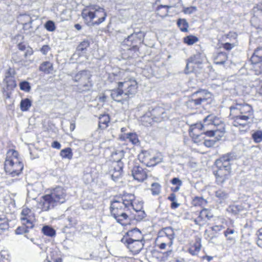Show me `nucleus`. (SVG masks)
<instances>
[{"label": "nucleus", "mask_w": 262, "mask_h": 262, "mask_svg": "<svg viewBox=\"0 0 262 262\" xmlns=\"http://www.w3.org/2000/svg\"><path fill=\"white\" fill-rule=\"evenodd\" d=\"M229 109L230 117L233 120V126L243 127L250 126L251 123L249 120H252L254 118V110L251 105L235 101Z\"/></svg>", "instance_id": "f257e3e1"}, {"label": "nucleus", "mask_w": 262, "mask_h": 262, "mask_svg": "<svg viewBox=\"0 0 262 262\" xmlns=\"http://www.w3.org/2000/svg\"><path fill=\"white\" fill-rule=\"evenodd\" d=\"M118 88L111 91L112 98L118 102L123 103L137 92L138 84L133 78H127L123 82H119Z\"/></svg>", "instance_id": "f03ea898"}, {"label": "nucleus", "mask_w": 262, "mask_h": 262, "mask_svg": "<svg viewBox=\"0 0 262 262\" xmlns=\"http://www.w3.org/2000/svg\"><path fill=\"white\" fill-rule=\"evenodd\" d=\"M81 17L85 24L90 27L99 25L106 18L104 9L96 5L85 7L82 11Z\"/></svg>", "instance_id": "7ed1b4c3"}, {"label": "nucleus", "mask_w": 262, "mask_h": 262, "mask_svg": "<svg viewBox=\"0 0 262 262\" xmlns=\"http://www.w3.org/2000/svg\"><path fill=\"white\" fill-rule=\"evenodd\" d=\"M67 194L66 190L61 187L58 186L51 190L49 194L42 196V209L48 211L58 204L66 202Z\"/></svg>", "instance_id": "20e7f679"}, {"label": "nucleus", "mask_w": 262, "mask_h": 262, "mask_svg": "<svg viewBox=\"0 0 262 262\" xmlns=\"http://www.w3.org/2000/svg\"><path fill=\"white\" fill-rule=\"evenodd\" d=\"M18 156V152L14 149H9L6 154L5 169L12 177L18 176L24 168V164Z\"/></svg>", "instance_id": "39448f33"}, {"label": "nucleus", "mask_w": 262, "mask_h": 262, "mask_svg": "<svg viewBox=\"0 0 262 262\" xmlns=\"http://www.w3.org/2000/svg\"><path fill=\"white\" fill-rule=\"evenodd\" d=\"M128 210H129L119 200H114L112 201L110 206L111 215L122 226L127 225L129 222L126 213Z\"/></svg>", "instance_id": "423d86ee"}, {"label": "nucleus", "mask_w": 262, "mask_h": 262, "mask_svg": "<svg viewBox=\"0 0 262 262\" xmlns=\"http://www.w3.org/2000/svg\"><path fill=\"white\" fill-rule=\"evenodd\" d=\"M174 237L173 229L170 227H165L159 232L156 243L160 249H165L167 246L171 247Z\"/></svg>", "instance_id": "0eeeda50"}, {"label": "nucleus", "mask_w": 262, "mask_h": 262, "mask_svg": "<svg viewBox=\"0 0 262 262\" xmlns=\"http://www.w3.org/2000/svg\"><path fill=\"white\" fill-rule=\"evenodd\" d=\"M221 121L214 115H209L206 117L202 123L203 126V132L207 137H212L217 135L220 131L216 129V126L219 125Z\"/></svg>", "instance_id": "6e6552de"}, {"label": "nucleus", "mask_w": 262, "mask_h": 262, "mask_svg": "<svg viewBox=\"0 0 262 262\" xmlns=\"http://www.w3.org/2000/svg\"><path fill=\"white\" fill-rule=\"evenodd\" d=\"M91 75L90 72L86 70H83L75 74L73 77V80L78 82V90L80 92L86 91L92 86V83L90 81Z\"/></svg>", "instance_id": "1a4fd4ad"}, {"label": "nucleus", "mask_w": 262, "mask_h": 262, "mask_svg": "<svg viewBox=\"0 0 262 262\" xmlns=\"http://www.w3.org/2000/svg\"><path fill=\"white\" fill-rule=\"evenodd\" d=\"M238 159L237 155L234 152H228L223 155L220 159L215 161L217 167H222L231 170V163Z\"/></svg>", "instance_id": "9d476101"}, {"label": "nucleus", "mask_w": 262, "mask_h": 262, "mask_svg": "<svg viewBox=\"0 0 262 262\" xmlns=\"http://www.w3.org/2000/svg\"><path fill=\"white\" fill-rule=\"evenodd\" d=\"M252 12L253 16L251 19L252 25L262 30V4L254 6Z\"/></svg>", "instance_id": "9b49d317"}, {"label": "nucleus", "mask_w": 262, "mask_h": 262, "mask_svg": "<svg viewBox=\"0 0 262 262\" xmlns=\"http://www.w3.org/2000/svg\"><path fill=\"white\" fill-rule=\"evenodd\" d=\"M20 220L22 224L26 226L27 228L34 227V215L30 209L27 208H23L21 212Z\"/></svg>", "instance_id": "f8f14e48"}, {"label": "nucleus", "mask_w": 262, "mask_h": 262, "mask_svg": "<svg viewBox=\"0 0 262 262\" xmlns=\"http://www.w3.org/2000/svg\"><path fill=\"white\" fill-rule=\"evenodd\" d=\"M231 170L222 167H217V170L214 171L217 184H223L229 178Z\"/></svg>", "instance_id": "ddd939ff"}, {"label": "nucleus", "mask_w": 262, "mask_h": 262, "mask_svg": "<svg viewBox=\"0 0 262 262\" xmlns=\"http://www.w3.org/2000/svg\"><path fill=\"white\" fill-rule=\"evenodd\" d=\"M250 60L252 63L255 65V68H259V72L262 73V47L255 50Z\"/></svg>", "instance_id": "4468645a"}, {"label": "nucleus", "mask_w": 262, "mask_h": 262, "mask_svg": "<svg viewBox=\"0 0 262 262\" xmlns=\"http://www.w3.org/2000/svg\"><path fill=\"white\" fill-rule=\"evenodd\" d=\"M192 96L197 97L203 103H208L211 101L212 94L206 90L201 89L192 94Z\"/></svg>", "instance_id": "2eb2a0df"}, {"label": "nucleus", "mask_w": 262, "mask_h": 262, "mask_svg": "<svg viewBox=\"0 0 262 262\" xmlns=\"http://www.w3.org/2000/svg\"><path fill=\"white\" fill-rule=\"evenodd\" d=\"M204 56L200 53L197 52L195 54L190 57L187 60V63L185 69V72L186 74H188L191 70H189V64L190 63H194L195 64H200L203 61Z\"/></svg>", "instance_id": "dca6fc26"}, {"label": "nucleus", "mask_w": 262, "mask_h": 262, "mask_svg": "<svg viewBox=\"0 0 262 262\" xmlns=\"http://www.w3.org/2000/svg\"><path fill=\"white\" fill-rule=\"evenodd\" d=\"M143 162H144L147 166L150 167L157 165L162 161V158L158 156L150 157L149 153L145 151L142 152Z\"/></svg>", "instance_id": "f3484780"}, {"label": "nucleus", "mask_w": 262, "mask_h": 262, "mask_svg": "<svg viewBox=\"0 0 262 262\" xmlns=\"http://www.w3.org/2000/svg\"><path fill=\"white\" fill-rule=\"evenodd\" d=\"M132 175L139 182H143L147 178L146 171L140 166H135L132 170Z\"/></svg>", "instance_id": "a211bd4d"}, {"label": "nucleus", "mask_w": 262, "mask_h": 262, "mask_svg": "<svg viewBox=\"0 0 262 262\" xmlns=\"http://www.w3.org/2000/svg\"><path fill=\"white\" fill-rule=\"evenodd\" d=\"M149 113L152 117L155 122H161L167 117L166 112L162 107H157Z\"/></svg>", "instance_id": "6ab92c4d"}, {"label": "nucleus", "mask_w": 262, "mask_h": 262, "mask_svg": "<svg viewBox=\"0 0 262 262\" xmlns=\"http://www.w3.org/2000/svg\"><path fill=\"white\" fill-rule=\"evenodd\" d=\"M127 244V247L130 251L134 254L139 253L142 249L144 244L142 240H136L135 241H125Z\"/></svg>", "instance_id": "aec40b11"}, {"label": "nucleus", "mask_w": 262, "mask_h": 262, "mask_svg": "<svg viewBox=\"0 0 262 262\" xmlns=\"http://www.w3.org/2000/svg\"><path fill=\"white\" fill-rule=\"evenodd\" d=\"M113 168V169L111 170L112 178L114 181H116L121 176L123 163L120 161H118L114 163Z\"/></svg>", "instance_id": "412c9836"}, {"label": "nucleus", "mask_w": 262, "mask_h": 262, "mask_svg": "<svg viewBox=\"0 0 262 262\" xmlns=\"http://www.w3.org/2000/svg\"><path fill=\"white\" fill-rule=\"evenodd\" d=\"M135 196L134 194L129 193L124 196L119 200L121 202H123L127 209L130 210L131 208L135 209L134 201H135Z\"/></svg>", "instance_id": "4be33fe9"}, {"label": "nucleus", "mask_w": 262, "mask_h": 262, "mask_svg": "<svg viewBox=\"0 0 262 262\" xmlns=\"http://www.w3.org/2000/svg\"><path fill=\"white\" fill-rule=\"evenodd\" d=\"M128 238H126L125 241H135L136 240H142L143 236L141 231L137 228H134L133 230L127 232Z\"/></svg>", "instance_id": "5701e85b"}, {"label": "nucleus", "mask_w": 262, "mask_h": 262, "mask_svg": "<svg viewBox=\"0 0 262 262\" xmlns=\"http://www.w3.org/2000/svg\"><path fill=\"white\" fill-rule=\"evenodd\" d=\"M213 58L215 64L223 65L227 60L228 56L226 53L220 52L215 53Z\"/></svg>", "instance_id": "b1692460"}, {"label": "nucleus", "mask_w": 262, "mask_h": 262, "mask_svg": "<svg viewBox=\"0 0 262 262\" xmlns=\"http://www.w3.org/2000/svg\"><path fill=\"white\" fill-rule=\"evenodd\" d=\"M135 35L130 34L128 37L124 40L122 42V46H126L127 50L136 49L137 45L134 40Z\"/></svg>", "instance_id": "393cba45"}, {"label": "nucleus", "mask_w": 262, "mask_h": 262, "mask_svg": "<svg viewBox=\"0 0 262 262\" xmlns=\"http://www.w3.org/2000/svg\"><path fill=\"white\" fill-rule=\"evenodd\" d=\"M203 103L197 97H193L191 95V98L186 102V105L190 109H195L201 106Z\"/></svg>", "instance_id": "a878e982"}, {"label": "nucleus", "mask_w": 262, "mask_h": 262, "mask_svg": "<svg viewBox=\"0 0 262 262\" xmlns=\"http://www.w3.org/2000/svg\"><path fill=\"white\" fill-rule=\"evenodd\" d=\"M201 240L198 238L195 243L189 249L188 251L192 255H196L201 250Z\"/></svg>", "instance_id": "bb28decb"}, {"label": "nucleus", "mask_w": 262, "mask_h": 262, "mask_svg": "<svg viewBox=\"0 0 262 262\" xmlns=\"http://www.w3.org/2000/svg\"><path fill=\"white\" fill-rule=\"evenodd\" d=\"M9 220L5 215H0V234L9 228Z\"/></svg>", "instance_id": "cd10ccee"}, {"label": "nucleus", "mask_w": 262, "mask_h": 262, "mask_svg": "<svg viewBox=\"0 0 262 262\" xmlns=\"http://www.w3.org/2000/svg\"><path fill=\"white\" fill-rule=\"evenodd\" d=\"M110 120L108 115H101L99 118V128L101 129H105L108 126Z\"/></svg>", "instance_id": "c85d7f7f"}, {"label": "nucleus", "mask_w": 262, "mask_h": 262, "mask_svg": "<svg viewBox=\"0 0 262 262\" xmlns=\"http://www.w3.org/2000/svg\"><path fill=\"white\" fill-rule=\"evenodd\" d=\"M168 6L165 5H160L156 9L157 14L163 18L167 16L169 13Z\"/></svg>", "instance_id": "c756f323"}, {"label": "nucleus", "mask_w": 262, "mask_h": 262, "mask_svg": "<svg viewBox=\"0 0 262 262\" xmlns=\"http://www.w3.org/2000/svg\"><path fill=\"white\" fill-rule=\"evenodd\" d=\"M203 132V126L201 123H196L191 124L189 129V135H195V134Z\"/></svg>", "instance_id": "7c9ffc66"}, {"label": "nucleus", "mask_w": 262, "mask_h": 262, "mask_svg": "<svg viewBox=\"0 0 262 262\" xmlns=\"http://www.w3.org/2000/svg\"><path fill=\"white\" fill-rule=\"evenodd\" d=\"M190 136L192 139L193 142L199 144H202L203 143L204 139L206 136L204 132L195 134V135H191Z\"/></svg>", "instance_id": "2f4dec72"}, {"label": "nucleus", "mask_w": 262, "mask_h": 262, "mask_svg": "<svg viewBox=\"0 0 262 262\" xmlns=\"http://www.w3.org/2000/svg\"><path fill=\"white\" fill-rule=\"evenodd\" d=\"M39 70L49 74L53 70V64L49 61L43 62L40 64Z\"/></svg>", "instance_id": "473e14b6"}, {"label": "nucleus", "mask_w": 262, "mask_h": 262, "mask_svg": "<svg viewBox=\"0 0 262 262\" xmlns=\"http://www.w3.org/2000/svg\"><path fill=\"white\" fill-rule=\"evenodd\" d=\"M205 235L206 236V238L208 240L210 243H212L215 245H218L219 244L217 236L216 234L213 232L207 234V230H206L205 231Z\"/></svg>", "instance_id": "72a5a7b5"}, {"label": "nucleus", "mask_w": 262, "mask_h": 262, "mask_svg": "<svg viewBox=\"0 0 262 262\" xmlns=\"http://www.w3.org/2000/svg\"><path fill=\"white\" fill-rule=\"evenodd\" d=\"M60 156L63 159H71L73 157V152L72 149L70 147H67L62 149L60 152Z\"/></svg>", "instance_id": "f704fd0d"}, {"label": "nucleus", "mask_w": 262, "mask_h": 262, "mask_svg": "<svg viewBox=\"0 0 262 262\" xmlns=\"http://www.w3.org/2000/svg\"><path fill=\"white\" fill-rule=\"evenodd\" d=\"M31 101L28 99L26 98L21 100L20 103V110L23 112L28 111L29 108L31 106Z\"/></svg>", "instance_id": "c9c22d12"}, {"label": "nucleus", "mask_w": 262, "mask_h": 262, "mask_svg": "<svg viewBox=\"0 0 262 262\" xmlns=\"http://www.w3.org/2000/svg\"><path fill=\"white\" fill-rule=\"evenodd\" d=\"M177 25L182 32H186L188 31L189 25L185 19H179L177 21Z\"/></svg>", "instance_id": "e433bc0d"}, {"label": "nucleus", "mask_w": 262, "mask_h": 262, "mask_svg": "<svg viewBox=\"0 0 262 262\" xmlns=\"http://www.w3.org/2000/svg\"><path fill=\"white\" fill-rule=\"evenodd\" d=\"M141 121L143 122V125H148V124L151 125L154 119L150 115L149 113H147L141 117Z\"/></svg>", "instance_id": "4c0bfd02"}, {"label": "nucleus", "mask_w": 262, "mask_h": 262, "mask_svg": "<svg viewBox=\"0 0 262 262\" xmlns=\"http://www.w3.org/2000/svg\"><path fill=\"white\" fill-rule=\"evenodd\" d=\"M42 232L47 236L53 237L56 234L55 230L52 227L49 226H45L42 228Z\"/></svg>", "instance_id": "58836bf2"}, {"label": "nucleus", "mask_w": 262, "mask_h": 262, "mask_svg": "<svg viewBox=\"0 0 262 262\" xmlns=\"http://www.w3.org/2000/svg\"><path fill=\"white\" fill-rule=\"evenodd\" d=\"M198 40V38L193 35H189L184 38V42L189 46L193 45Z\"/></svg>", "instance_id": "ea45409f"}, {"label": "nucleus", "mask_w": 262, "mask_h": 262, "mask_svg": "<svg viewBox=\"0 0 262 262\" xmlns=\"http://www.w3.org/2000/svg\"><path fill=\"white\" fill-rule=\"evenodd\" d=\"M4 82L6 84L7 88L9 89H12L16 86V83L14 77L11 78H5L4 79Z\"/></svg>", "instance_id": "a19ab883"}, {"label": "nucleus", "mask_w": 262, "mask_h": 262, "mask_svg": "<svg viewBox=\"0 0 262 262\" xmlns=\"http://www.w3.org/2000/svg\"><path fill=\"white\" fill-rule=\"evenodd\" d=\"M132 34L135 35L134 38L137 46L138 43H141L143 41L144 37V33L143 32H134Z\"/></svg>", "instance_id": "79ce46f5"}, {"label": "nucleus", "mask_w": 262, "mask_h": 262, "mask_svg": "<svg viewBox=\"0 0 262 262\" xmlns=\"http://www.w3.org/2000/svg\"><path fill=\"white\" fill-rule=\"evenodd\" d=\"M125 138L128 141L132 143L133 144H136L139 142V140L136 134L128 133L125 135Z\"/></svg>", "instance_id": "37998d69"}, {"label": "nucleus", "mask_w": 262, "mask_h": 262, "mask_svg": "<svg viewBox=\"0 0 262 262\" xmlns=\"http://www.w3.org/2000/svg\"><path fill=\"white\" fill-rule=\"evenodd\" d=\"M161 185L158 183H153L151 185V191L153 195H158L161 191Z\"/></svg>", "instance_id": "c03bdc74"}, {"label": "nucleus", "mask_w": 262, "mask_h": 262, "mask_svg": "<svg viewBox=\"0 0 262 262\" xmlns=\"http://www.w3.org/2000/svg\"><path fill=\"white\" fill-rule=\"evenodd\" d=\"M212 217L210 211L207 209H202L199 215V217L202 220H205V219H210Z\"/></svg>", "instance_id": "a18cd8bd"}, {"label": "nucleus", "mask_w": 262, "mask_h": 262, "mask_svg": "<svg viewBox=\"0 0 262 262\" xmlns=\"http://www.w3.org/2000/svg\"><path fill=\"white\" fill-rule=\"evenodd\" d=\"M194 206H203L207 203L206 201L201 197H195L192 201Z\"/></svg>", "instance_id": "49530a36"}, {"label": "nucleus", "mask_w": 262, "mask_h": 262, "mask_svg": "<svg viewBox=\"0 0 262 262\" xmlns=\"http://www.w3.org/2000/svg\"><path fill=\"white\" fill-rule=\"evenodd\" d=\"M252 138L255 142L259 143L262 141V132L257 130L252 134Z\"/></svg>", "instance_id": "de8ad7c7"}, {"label": "nucleus", "mask_w": 262, "mask_h": 262, "mask_svg": "<svg viewBox=\"0 0 262 262\" xmlns=\"http://www.w3.org/2000/svg\"><path fill=\"white\" fill-rule=\"evenodd\" d=\"M16 73L14 68H12L9 67L8 70H6L5 73V78H11L12 77H14Z\"/></svg>", "instance_id": "09e8293b"}, {"label": "nucleus", "mask_w": 262, "mask_h": 262, "mask_svg": "<svg viewBox=\"0 0 262 262\" xmlns=\"http://www.w3.org/2000/svg\"><path fill=\"white\" fill-rule=\"evenodd\" d=\"M45 27L50 32L54 31L56 29L55 23L52 20L47 21L45 25Z\"/></svg>", "instance_id": "8fccbe9b"}, {"label": "nucleus", "mask_w": 262, "mask_h": 262, "mask_svg": "<svg viewBox=\"0 0 262 262\" xmlns=\"http://www.w3.org/2000/svg\"><path fill=\"white\" fill-rule=\"evenodd\" d=\"M89 41L87 40H84L78 46L77 50L79 51H83L86 49L89 46Z\"/></svg>", "instance_id": "3c124183"}, {"label": "nucleus", "mask_w": 262, "mask_h": 262, "mask_svg": "<svg viewBox=\"0 0 262 262\" xmlns=\"http://www.w3.org/2000/svg\"><path fill=\"white\" fill-rule=\"evenodd\" d=\"M9 255L7 251L3 250L0 252V260L1 262H8Z\"/></svg>", "instance_id": "603ef678"}, {"label": "nucleus", "mask_w": 262, "mask_h": 262, "mask_svg": "<svg viewBox=\"0 0 262 262\" xmlns=\"http://www.w3.org/2000/svg\"><path fill=\"white\" fill-rule=\"evenodd\" d=\"M215 196L221 200H224L227 197V193L224 190L220 189L215 192Z\"/></svg>", "instance_id": "864d4df0"}, {"label": "nucleus", "mask_w": 262, "mask_h": 262, "mask_svg": "<svg viewBox=\"0 0 262 262\" xmlns=\"http://www.w3.org/2000/svg\"><path fill=\"white\" fill-rule=\"evenodd\" d=\"M19 86L20 89L21 90L27 92H29L31 89L29 83L27 81H23L20 82L19 84Z\"/></svg>", "instance_id": "5fc2aeb1"}, {"label": "nucleus", "mask_w": 262, "mask_h": 262, "mask_svg": "<svg viewBox=\"0 0 262 262\" xmlns=\"http://www.w3.org/2000/svg\"><path fill=\"white\" fill-rule=\"evenodd\" d=\"M197 11V8L195 6H191L189 7H184L183 12L185 14H191Z\"/></svg>", "instance_id": "6e6d98bb"}, {"label": "nucleus", "mask_w": 262, "mask_h": 262, "mask_svg": "<svg viewBox=\"0 0 262 262\" xmlns=\"http://www.w3.org/2000/svg\"><path fill=\"white\" fill-rule=\"evenodd\" d=\"M29 229H31L30 228H27L26 226L18 227L15 230V233L16 234H21L24 233H27L29 231Z\"/></svg>", "instance_id": "4d7b16f0"}, {"label": "nucleus", "mask_w": 262, "mask_h": 262, "mask_svg": "<svg viewBox=\"0 0 262 262\" xmlns=\"http://www.w3.org/2000/svg\"><path fill=\"white\" fill-rule=\"evenodd\" d=\"M216 142V140L214 139H207L206 137L203 141V144L208 147H210L213 146Z\"/></svg>", "instance_id": "13d9d810"}, {"label": "nucleus", "mask_w": 262, "mask_h": 262, "mask_svg": "<svg viewBox=\"0 0 262 262\" xmlns=\"http://www.w3.org/2000/svg\"><path fill=\"white\" fill-rule=\"evenodd\" d=\"M142 208V206L140 205V207L138 208H135V209H133L135 210L136 212L138 213V218L137 220H142L144 219L145 217V213L144 211L141 210V209Z\"/></svg>", "instance_id": "bf43d9fd"}, {"label": "nucleus", "mask_w": 262, "mask_h": 262, "mask_svg": "<svg viewBox=\"0 0 262 262\" xmlns=\"http://www.w3.org/2000/svg\"><path fill=\"white\" fill-rule=\"evenodd\" d=\"M235 45H236L234 43H230L229 42H226V43L223 44V47L225 50H226L227 51H230L232 49H233L235 46Z\"/></svg>", "instance_id": "052dcab7"}, {"label": "nucleus", "mask_w": 262, "mask_h": 262, "mask_svg": "<svg viewBox=\"0 0 262 262\" xmlns=\"http://www.w3.org/2000/svg\"><path fill=\"white\" fill-rule=\"evenodd\" d=\"M171 183L176 186H182V182L178 178H174L171 180Z\"/></svg>", "instance_id": "680f3d73"}, {"label": "nucleus", "mask_w": 262, "mask_h": 262, "mask_svg": "<svg viewBox=\"0 0 262 262\" xmlns=\"http://www.w3.org/2000/svg\"><path fill=\"white\" fill-rule=\"evenodd\" d=\"M50 48L49 46L44 45L40 49V51L43 55H46L48 53V52L50 51Z\"/></svg>", "instance_id": "e2e57ef3"}, {"label": "nucleus", "mask_w": 262, "mask_h": 262, "mask_svg": "<svg viewBox=\"0 0 262 262\" xmlns=\"http://www.w3.org/2000/svg\"><path fill=\"white\" fill-rule=\"evenodd\" d=\"M179 0H169V5H166L168 6L169 8L174 7L176 5V4L178 3Z\"/></svg>", "instance_id": "0e129e2a"}, {"label": "nucleus", "mask_w": 262, "mask_h": 262, "mask_svg": "<svg viewBox=\"0 0 262 262\" xmlns=\"http://www.w3.org/2000/svg\"><path fill=\"white\" fill-rule=\"evenodd\" d=\"M51 146L54 148L59 149L61 148V144L58 141H55L52 143Z\"/></svg>", "instance_id": "69168bd1"}, {"label": "nucleus", "mask_w": 262, "mask_h": 262, "mask_svg": "<svg viewBox=\"0 0 262 262\" xmlns=\"http://www.w3.org/2000/svg\"><path fill=\"white\" fill-rule=\"evenodd\" d=\"M256 243L258 246L262 248V233H259Z\"/></svg>", "instance_id": "338daca9"}, {"label": "nucleus", "mask_w": 262, "mask_h": 262, "mask_svg": "<svg viewBox=\"0 0 262 262\" xmlns=\"http://www.w3.org/2000/svg\"><path fill=\"white\" fill-rule=\"evenodd\" d=\"M222 228V226H214L211 228L212 231H215L216 232L221 231Z\"/></svg>", "instance_id": "774afa93"}]
</instances>
